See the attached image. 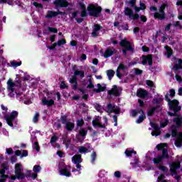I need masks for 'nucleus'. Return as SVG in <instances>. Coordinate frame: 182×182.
<instances>
[{"instance_id": "f257e3e1", "label": "nucleus", "mask_w": 182, "mask_h": 182, "mask_svg": "<svg viewBox=\"0 0 182 182\" xmlns=\"http://www.w3.org/2000/svg\"><path fill=\"white\" fill-rule=\"evenodd\" d=\"M17 87L18 85H16V82H14L12 79H9L7 81V92L9 97H14L16 93L17 95V99H18L21 102H23L25 105H31V103H32V100L29 95H25L22 93L16 92Z\"/></svg>"}, {"instance_id": "f03ea898", "label": "nucleus", "mask_w": 182, "mask_h": 182, "mask_svg": "<svg viewBox=\"0 0 182 182\" xmlns=\"http://www.w3.org/2000/svg\"><path fill=\"white\" fill-rule=\"evenodd\" d=\"M158 150H162V156H157L153 159L152 161L154 164H161L163 161V159H168V154H167V144H159L156 146Z\"/></svg>"}, {"instance_id": "7ed1b4c3", "label": "nucleus", "mask_w": 182, "mask_h": 182, "mask_svg": "<svg viewBox=\"0 0 182 182\" xmlns=\"http://www.w3.org/2000/svg\"><path fill=\"white\" fill-rule=\"evenodd\" d=\"M174 96H176V90H174V89H171L169 90V93L166 95V100L168 102L169 108L171 110H173V112H178V110H181V107L178 106V101L176 100L171 101L168 98L169 97H174Z\"/></svg>"}, {"instance_id": "20e7f679", "label": "nucleus", "mask_w": 182, "mask_h": 182, "mask_svg": "<svg viewBox=\"0 0 182 182\" xmlns=\"http://www.w3.org/2000/svg\"><path fill=\"white\" fill-rule=\"evenodd\" d=\"M80 10L75 11L71 14V18H74L78 23H81L82 22L84 16H86V7L85 6V4L80 3L79 4Z\"/></svg>"}, {"instance_id": "39448f33", "label": "nucleus", "mask_w": 182, "mask_h": 182, "mask_svg": "<svg viewBox=\"0 0 182 182\" xmlns=\"http://www.w3.org/2000/svg\"><path fill=\"white\" fill-rule=\"evenodd\" d=\"M6 170H9V164L8 163L2 164L0 166V182H5V178H9V182H14L18 177L16 176H11L10 177L8 175H5Z\"/></svg>"}, {"instance_id": "423d86ee", "label": "nucleus", "mask_w": 182, "mask_h": 182, "mask_svg": "<svg viewBox=\"0 0 182 182\" xmlns=\"http://www.w3.org/2000/svg\"><path fill=\"white\" fill-rule=\"evenodd\" d=\"M93 127H100L101 129H105L107 126V118L104 117L102 119L100 117H96L92 120Z\"/></svg>"}, {"instance_id": "0eeeda50", "label": "nucleus", "mask_w": 182, "mask_h": 182, "mask_svg": "<svg viewBox=\"0 0 182 182\" xmlns=\"http://www.w3.org/2000/svg\"><path fill=\"white\" fill-rule=\"evenodd\" d=\"M16 117H18V112L13 111L9 115L4 117L5 120L10 127H14V124H17Z\"/></svg>"}, {"instance_id": "6e6552de", "label": "nucleus", "mask_w": 182, "mask_h": 182, "mask_svg": "<svg viewBox=\"0 0 182 182\" xmlns=\"http://www.w3.org/2000/svg\"><path fill=\"white\" fill-rule=\"evenodd\" d=\"M87 11L89 15L97 18L98 16H100V12H102V7L93 4H90L87 6Z\"/></svg>"}, {"instance_id": "1a4fd4ad", "label": "nucleus", "mask_w": 182, "mask_h": 182, "mask_svg": "<svg viewBox=\"0 0 182 182\" xmlns=\"http://www.w3.org/2000/svg\"><path fill=\"white\" fill-rule=\"evenodd\" d=\"M22 171H23V166L22 164H16L14 167V173L18 180H23V178L26 177V175H25V173H23Z\"/></svg>"}, {"instance_id": "9d476101", "label": "nucleus", "mask_w": 182, "mask_h": 182, "mask_svg": "<svg viewBox=\"0 0 182 182\" xmlns=\"http://www.w3.org/2000/svg\"><path fill=\"white\" fill-rule=\"evenodd\" d=\"M42 170V167L40 166V165H35L33 168V171L34 173H32L31 170H28L26 171V177L27 178H32L33 180H35L36 177H38V173H41V171Z\"/></svg>"}, {"instance_id": "9b49d317", "label": "nucleus", "mask_w": 182, "mask_h": 182, "mask_svg": "<svg viewBox=\"0 0 182 182\" xmlns=\"http://www.w3.org/2000/svg\"><path fill=\"white\" fill-rule=\"evenodd\" d=\"M76 76H80V77H85V72L75 70L74 72V76H73L72 78L70 79V83H72L73 85V89H74V90H76L77 89V81L76 80Z\"/></svg>"}, {"instance_id": "f8f14e48", "label": "nucleus", "mask_w": 182, "mask_h": 182, "mask_svg": "<svg viewBox=\"0 0 182 182\" xmlns=\"http://www.w3.org/2000/svg\"><path fill=\"white\" fill-rule=\"evenodd\" d=\"M167 6V3H164L161 4L159 9V11H156L154 14V17L155 19H164L166 18V13H164V10L166 9V7Z\"/></svg>"}, {"instance_id": "ddd939ff", "label": "nucleus", "mask_w": 182, "mask_h": 182, "mask_svg": "<svg viewBox=\"0 0 182 182\" xmlns=\"http://www.w3.org/2000/svg\"><path fill=\"white\" fill-rule=\"evenodd\" d=\"M173 60H175L174 61V65H173V70H174L175 73L176 74V80L179 82V83H181L182 82V78L181 77H180L178 74H177V72L178 70V69H181V63H182V60L181 59H178V60H176V58H173Z\"/></svg>"}, {"instance_id": "4468645a", "label": "nucleus", "mask_w": 182, "mask_h": 182, "mask_svg": "<svg viewBox=\"0 0 182 182\" xmlns=\"http://www.w3.org/2000/svg\"><path fill=\"white\" fill-rule=\"evenodd\" d=\"M173 122L176 124V126H172L171 128L172 137H176L177 136V127H180L182 123V117L178 116L176 118L173 119Z\"/></svg>"}, {"instance_id": "2eb2a0df", "label": "nucleus", "mask_w": 182, "mask_h": 182, "mask_svg": "<svg viewBox=\"0 0 182 182\" xmlns=\"http://www.w3.org/2000/svg\"><path fill=\"white\" fill-rule=\"evenodd\" d=\"M138 114H141V116L139 117L138 119L136 120V123L139 124L146 119V115L144 114V112L143 110H133L132 112V115L134 117L137 116Z\"/></svg>"}, {"instance_id": "dca6fc26", "label": "nucleus", "mask_w": 182, "mask_h": 182, "mask_svg": "<svg viewBox=\"0 0 182 182\" xmlns=\"http://www.w3.org/2000/svg\"><path fill=\"white\" fill-rule=\"evenodd\" d=\"M60 176H65V177H72V173H70V166H65L59 169Z\"/></svg>"}, {"instance_id": "f3484780", "label": "nucleus", "mask_w": 182, "mask_h": 182, "mask_svg": "<svg viewBox=\"0 0 182 182\" xmlns=\"http://www.w3.org/2000/svg\"><path fill=\"white\" fill-rule=\"evenodd\" d=\"M107 113H115V114H119L120 113V108L114 104L109 103L107 107Z\"/></svg>"}, {"instance_id": "a211bd4d", "label": "nucleus", "mask_w": 182, "mask_h": 182, "mask_svg": "<svg viewBox=\"0 0 182 182\" xmlns=\"http://www.w3.org/2000/svg\"><path fill=\"white\" fill-rule=\"evenodd\" d=\"M120 46H122L123 48H125L122 50L124 54H126L127 50H131V52H133V48H132V46H130V43L129 41H127L126 39H124L119 42Z\"/></svg>"}, {"instance_id": "6ab92c4d", "label": "nucleus", "mask_w": 182, "mask_h": 182, "mask_svg": "<svg viewBox=\"0 0 182 182\" xmlns=\"http://www.w3.org/2000/svg\"><path fill=\"white\" fill-rule=\"evenodd\" d=\"M124 14L127 15V16H129V19H139V16L137 14H134L133 11L129 7L125 8L124 9Z\"/></svg>"}, {"instance_id": "aec40b11", "label": "nucleus", "mask_w": 182, "mask_h": 182, "mask_svg": "<svg viewBox=\"0 0 182 182\" xmlns=\"http://www.w3.org/2000/svg\"><path fill=\"white\" fill-rule=\"evenodd\" d=\"M150 124L151 127H153L154 129L153 132H151V136H155L156 137H157V136H160V134H161V131H160V127H159L157 124L153 122H150Z\"/></svg>"}, {"instance_id": "412c9836", "label": "nucleus", "mask_w": 182, "mask_h": 182, "mask_svg": "<svg viewBox=\"0 0 182 182\" xmlns=\"http://www.w3.org/2000/svg\"><path fill=\"white\" fill-rule=\"evenodd\" d=\"M43 1H46L49 0ZM54 4H55L56 6H60V8H66V6H68L69 3L68 2V0H55L54 1Z\"/></svg>"}, {"instance_id": "4be33fe9", "label": "nucleus", "mask_w": 182, "mask_h": 182, "mask_svg": "<svg viewBox=\"0 0 182 182\" xmlns=\"http://www.w3.org/2000/svg\"><path fill=\"white\" fill-rule=\"evenodd\" d=\"M60 120L63 124H65V129H67V130H72L75 127V124L66 122V117H62Z\"/></svg>"}, {"instance_id": "5701e85b", "label": "nucleus", "mask_w": 182, "mask_h": 182, "mask_svg": "<svg viewBox=\"0 0 182 182\" xmlns=\"http://www.w3.org/2000/svg\"><path fill=\"white\" fill-rule=\"evenodd\" d=\"M109 95H114V96H120L122 93V88L117 87V86L114 85L112 89L108 92Z\"/></svg>"}, {"instance_id": "b1692460", "label": "nucleus", "mask_w": 182, "mask_h": 182, "mask_svg": "<svg viewBox=\"0 0 182 182\" xmlns=\"http://www.w3.org/2000/svg\"><path fill=\"white\" fill-rule=\"evenodd\" d=\"M153 65V57H151V55H149L148 56H142V65Z\"/></svg>"}, {"instance_id": "393cba45", "label": "nucleus", "mask_w": 182, "mask_h": 182, "mask_svg": "<svg viewBox=\"0 0 182 182\" xmlns=\"http://www.w3.org/2000/svg\"><path fill=\"white\" fill-rule=\"evenodd\" d=\"M178 168H180V162H173L170 165V171L173 174H176L177 173Z\"/></svg>"}, {"instance_id": "a878e982", "label": "nucleus", "mask_w": 182, "mask_h": 182, "mask_svg": "<svg viewBox=\"0 0 182 182\" xmlns=\"http://www.w3.org/2000/svg\"><path fill=\"white\" fill-rule=\"evenodd\" d=\"M87 134L86 130L82 129L80 130L79 134L76 136L77 140L79 141H82L85 140V136Z\"/></svg>"}, {"instance_id": "bb28decb", "label": "nucleus", "mask_w": 182, "mask_h": 182, "mask_svg": "<svg viewBox=\"0 0 182 182\" xmlns=\"http://www.w3.org/2000/svg\"><path fill=\"white\" fill-rule=\"evenodd\" d=\"M72 161L74 164H79V163H82V156L80 154L75 155L72 157Z\"/></svg>"}, {"instance_id": "cd10ccee", "label": "nucleus", "mask_w": 182, "mask_h": 182, "mask_svg": "<svg viewBox=\"0 0 182 182\" xmlns=\"http://www.w3.org/2000/svg\"><path fill=\"white\" fill-rule=\"evenodd\" d=\"M175 146L176 147H181V146H182V132H181L178 134L176 140L175 141Z\"/></svg>"}, {"instance_id": "c85d7f7f", "label": "nucleus", "mask_w": 182, "mask_h": 182, "mask_svg": "<svg viewBox=\"0 0 182 182\" xmlns=\"http://www.w3.org/2000/svg\"><path fill=\"white\" fill-rule=\"evenodd\" d=\"M42 103L43 106H52L55 104V101L53 100H48L46 98H43L42 100Z\"/></svg>"}, {"instance_id": "c756f323", "label": "nucleus", "mask_w": 182, "mask_h": 182, "mask_svg": "<svg viewBox=\"0 0 182 182\" xmlns=\"http://www.w3.org/2000/svg\"><path fill=\"white\" fill-rule=\"evenodd\" d=\"M89 149H90V144H87V147L86 146H80L78 148V151L79 153L81 154H86L89 151Z\"/></svg>"}, {"instance_id": "7c9ffc66", "label": "nucleus", "mask_w": 182, "mask_h": 182, "mask_svg": "<svg viewBox=\"0 0 182 182\" xmlns=\"http://www.w3.org/2000/svg\"><path fill=\"white\" fill-rule=\"evenodd\" d=\"M176 6L179 12L178 19H182V1H178L176 2Z\"/></svg>"}, {"instance_id": "2f4dec72", "label": "nucleus", "mask_w": 182, "mask_h": 182, "mask_svg": "<svg viewBox=\"0 0 182 182\" xmlns=\"http://www.w3.org/2000/svg\"><path fill=\"white\" fill-rule=\"evenodd\" d=\"M136 96H138V97L144 98L145 97L147 96V91L143 89H139L137 90Z\"/></svg>"}, {"instance_id": "473e14b6", "label": "nucleus", "mask_w": 182, "mask_h": 182, "mask_svg": "<svg viewBox=\"0 0 182 182\" xmlns=\"http://www.w3.org/2000/svg\"><path fill=\"white\" fill-rule=\"evenodd\" d=\"M98 89H94V92L96 93H100V92H105L106 90V85L105 84H97Z\"/></svg>"}, {"instance_id": "72a5a7b5", "label": "nucleus", "mask_w": 182, "mask_h": 182, "mask_svg": "<svg viewBox=\"0 0 182 182\" xmlns=\"http://www.w3.org/2000/svg\"><path fill=\"white\" fill-rule=\"evenodd\" d=\"M15 154H16V156H20L21 158L22 157H27V156H28V151H25V150L19 151V150H17V151H15Z\"/></svg>"}, {"instance_id": "f704fd0d", "label": "nucleus", "mask_w": 182, "mask_h": 182, "mask_svg": "<svg viewBox=\"0 0 182 182\" xmlns=\"http://www.w3.org/2000/svg\"><path fill=\"white\" fill-rule=\"evenodd\" d=\"M66 43V41H65V39H61L60 41H58L57 43H54L53 44V46L51 47H48L50 49H54L55 48V46L58 45V46H62V45H65Z\"/></svg>"}, {"instance_id": "c9c22d12", "label": "nucleus", "mask_w": 182, "mask_h": 182, "mask_svg": "<svg viewBox=\"0 0 182 182\" xmlns=\"http://www.w3.org/2000/svg\"><path fill=\"white\" fill-rule=\"evenodd\" d=\"M126 67L123 64H120L117 70V77H122V74L120 73V70H124Z\"/></svg>"}, {"instance_id": "e433bc0d", "label": "nucleus", "mask_w": 182, "mask_h": 182, "mask_svg": "<svg viewBox=\"0 0 182 182\" xmlns=\"http://www.w3.org/2000/svg\"><path fill=\"white\" fill-rule=\"evenodd\" d=\"M125 154L127 157H133L134 156H136V152L134 150L127 149L125 151Z\"/></svg>"}, {"instance_id": "4c0bfd02", "label": "nucleus", "mask_w": 182, "mask_h": 182, "mask_svg": "<svg viewBox=\"0 0 182 182\" xmlns=\"http://www.w3.org/2000/svg\"><path fill=\"white\" fill-rule=\"evenodd\" d=\"M113 53H114V50L108 48L104 54V58H110Z\"/></svg>"}, {"instance_id": "58836bf2", "label": "nucleus", "mask_w": 182, "mask_h": 182, "mask_svg": "<svg viewBox=\"0 0 182 182\" xmlns=\"http://www.w3.org/2000/svg\"><path fill=\"white\" fill-rule=\"evenodd\" d=\"M59 14L60 13H57L55 11H48L47 15L46 16V18H55V16H57L58 15H59Z\"/></svg>"}, {"instance_id": "ea45409f", "label": "nucleus", "mask_w": 182, "mask_h": 182, "mask_svg": "<svg viewBox=\"0 0 182 182\" xmlns=\"http://www.w3.org/2000/svg\"><path fill=\"white\" fill-rule=\"evenodd\" d=\"M107 75L109 80H112V78L114 76V71L113 70H107Z\"/></svg>"}, {"instance_id": "a19ab883", "label": "nucleus", "mask_w": 182, "mask_h": 182, "mask_svg": "<svg viewBox=\"0 0 182 182\" xmlns=\"http://www.w3.org/2000/svg\"><path fill=\"white\" fill-rule=\"evenodd\" d=\"M77 164L76 165V168L78 169V170H76V169H73L72 172L73 173H75V176H77L79 174H80V168H82V166L79 164Z\"/></svg>"}, {"instance_id": "79ce46f5", "label": "nucleus", "mask_w": 182, "mask_h": 182, "mask_svg": "<svg viewBox=\"0 0 182 182\" xmlns=\"http://www.w3.org/2000/svg\"><path fill=\"white\" fill-rule=\"evenodd\" d=\"M21 65H22V62L19 61H11V66H12V68H18V66H21Z\"/></svg>"}, {"instance_id": "37998d69", "label": "nucleus", "mask_w": 182, "mask_h": 182, "mask_svg": "<svg viewBox=\"0 0 182 182\" xmlns=\"http://www.w3.org/2000/svg\"><path fill=\"white\" fill-rule=\"evenodd\" d=\"M63 144L65 145L66 149H69V144H70V138H64L63 139Z\"/></svg>"}, {"instance_id": "c03bdc74", "label": "nucleus", "mask_w": 182, "mask_h": 182, "mask_svg": "<svg viewBox=\"0 0 182 182\" xmlns=\"http://www.w3.org/2000/svg\"><path fill=\"white\" fill-rule=\"evenodd\" d=\"M165 49L166 50L167 58H170V56L173 55V50H171V48H168V46H165Z\"/></svg>"}, {"instance_id": "a18cd8bd", "label": "nucleus", "mask_w": 182, "mask_h": 182, "mask_svg": "<svg viewBox=\"0 0 182 182\" xmlns=\"http://www.w3.org/2000/svg\"><path fill=\"white\" fill-rule=\"evenodd\" d=\"M96 159H97V155L95 151H92L91 154V163H95V161H96Z\"/></svg>"}, {"instance_id": "49530a36", "label": "nucleus", "mask_w": 182, "mask_h": 182, "mask_svg": "<svg viewBox=\"0 0 182 182\" xmlns=\"http://www.w3.org/2000/svg\"><path fill=\"white\" fill-rule=\"evenodd\" d=\"M95 108L97 112H100V113H103L104 109L102 108V106H100L99 104H95Z\"/></svg>"}, {"instance_id": "de8ad7c7", "label": "nucleus", "mask_w": 182, "mask_h": 182, "mask_svg": "<svg viewBox=\"0 0 182 182\" xmlns=\"http://www.w3.org/2000/svg\"><path fill=\"white\" fill-rule=\"evenodd\" d=\"M38 120H39V113L36 112L33 118V123H38Z\"/></svg>"}, {"instance_id": "09e8293b", "label": "nucleus", "mask_w": 182, "mask_h": 182, "mask_svg": "<svg viewBox=\"0 0 182 182\" xmlns=\"http://www.w3.org/2000/svg\"><path fill=\"white\" fill-rule=\"evenodd\" d=\"M131 166L137 167L139 166V160L137 159H134L133 162L130 163Z\"/></svg>"}, {"instance_id": "8fccbe9b", "label": "nucleus", "mask_w": 182, "mask_h": 182, "mask_svg": "<svg viewBox=\"0 0 182 182\" xmlns=\"http://www.w3.org/2000/svg\"><path fill=\"white\" fill-rule=\"evenodd\" d=\"M114 177H116V178H120L122 177V172L117 171H115L114 173Z\"/></svg>"}, {"instance_id": "3c124183", "label": "nucleus", "mask_w": 182, "mask_h": 182, "mask_svg": "<svg viewBox=\"0 0 182 182\" xmlns=\"http://www.w3.org/2000/svg\"><path fill=\"white\" fill-rule=\"evenodd\" d=\"M48 30L49 32H53V33H58V29H56V28L48 27Z\"/></svg>"}, {"instance_id": "603ef678", "label": "nucleus", "mask_w": 182, "mask_h": 182, "mask_svg": "<svg viewBox=\"0 0 182 182\" xmlns=\"http://www.w3.org/2000/svg\"><path fill=\"white\" fill-rule=\"evenodd\" d=\"M146 85L147 86H149V87H153V86H154V83L151 80H146Z\"/></svg>"}, {"instance_id": "864d4df0", "label": "nucleus", "mask_w": 182, "mask_h": 182, "mask_svg": "<svg viewBox=\"0 0 182 182\" xmlns=\"http://www.w3.org/2000/svg\"><path fill=\"white\" fill-rule=\"evenodd\" d=\"M139 9H140L141 11H144V9H146V4H144V3L140 2V3H139Z\"/></svg>"}, {"instance_id": "5fc2aeb1", "label": "nucleus", "mask_w": 182, "mask_h": 182, "mask_svg": "<svg viewBox=\"0 0 182 182\" xmlns=\"http://www.w3.org/2000/svg\"><path fill=\"white\" fill-rule=\"evenodd\" d=\"M168 124V121L165 120L164 122H161V127H166Z\"/></svg>"}, {"instance_id": "6e6d98bb", "label": "nucleus", "mask_w": 182, "mask_h": 182, "mask_svg": "<svg viewBox=\"0 0 182 182\" xmlns=\"http://www.w3.org/2000/svg\"><path fill=\"white\" fill-rule=\"evenodd\" d=\"M57 140H58V136H53V137H51V139H50L51 144H53V143H55Z\"/></svg>"}, {"instance_id": "4d7b16f0", "label": "nucleus", "mask_w": 182, "mask_h": 182, "mask_svg": "<svg viewBox=\"0 0 182 182\" xmlns=\"http://www.w3.org/2000/svg\"><path fill=\"white\" fill-rule=\"evenodd\" d=\"M34 149L36 150V151H39L40 148H39V144L38 142H35L33 144Z\"/></svg>"}, {"instance_id": "13d9d810", "label": "nucleus", "mask_w": 182, "mask_h": 182, "mask_svg": "<svg viewBox=\"0 0 182 182\" xmlns=\"http://www.w3.org/2000/svg\"><path fill=\"white\" fill-rule=\"evenodd\" d=\"M1 109L3 110L4 114L8 112V107H5L4 105H1Z\"/></svg>"}, {"instance_id": "bf43d9fd", "label": "nucleus", "mask_w": 182, "mask_h": 182, "mask_svg": "<svg viewBox=\"0 0 182 182\" xmlns=\"http://www.w3.org/2000/svg\"><path fill=\"white\" fill-rule=\"evenodd\" d=\"M134 73L135 75H141L143 73V71L141 70L135 68Z\"/></svg>"}, {"instance_id": "052dcab7", "label": "nucleus", "mask_w": 182, "mask_h": 182, "mask_svg": "<svg viewBox=\"0 0 182 182\" xmlns=\"http://www.w3.org/2000/svg\"><path fill=\"white\" fill-rule=\"evenodd\" d=\"M154 110H156L155 107H153L151 109H149L148 112V116H151L153 113H154Z\"/></svg>"}, {"instance_id": "680f3d73", "label": "nucleus", "mask_w": 182, "mask_h": 182, "mask_svg": "<svg viewBox=\"0 0 182 182\" xmlns=\"http://www.w3.org/2000/svg\"><path fill=\"white\" fill-rule=\"evenodd\" d=\"M159 169L161 170V171H164V173H166V171H167V167L166 166H160L159 167Z\"/></svg>"}, {"instance_id": "e2e57ef3", "label": "nucleus", "mask_w": 182, "mask_h": 182, "mask_svg": "<svg viewBox=\"0 0 182 182\" xmlns=\"http://www.w3.org/2000/svg\"><path fill=\"white\" fill-rule=\"evenodd\" d=\"M83 123H84L83 119H78L77 121V126H80V127L83 126Z\"/></svg>"}, {"instance_id": "0e129e2a", "label": "nucleus", "mask_w": 182, "mask_h": 182, "mask_svg": "<svg viewBox=\"0 0 182 182\" xmlns=\"http://www.w3.org/2000/svg\"><path fill=\"white\" fill-rule=\"evenodd\" d=\"M6 153L7 154H12V153H14V150L12 149V148L6 149Z\"/></svg>"}, {"instance_id": "69168bd1", "label": "nucleus", "mask_w": 182, "mask_h": 182, "mask_svg": "<svg viewBox=\"0 0 182 182\" xmlns=\"http://www.w3.org/2000/svg\"><path fill=\"white\" fill-rule=\"evenodd\" d=\"M101 28H102V27H100V25L95 24V25L94 26V31H97L99 32V31H100Z\"/></svg>"}, {"instance_id": "338daca9", "label": "nucleus", "mask_w": 182, "mask_h": 182, "mask_svg": "<svg viewBox=\"0 0 182 182\" xmlns=\"http://www.w3.org/2000/svg\"><path fill=\"white\" fill-rule=\"evenodd\" d=\"M92 35L94 38H96V36H97L99 35V31H97L96 30H93Z\"/></svg>"}, {"instance_id": "774afa93", "label": "nucleus", "mask_w": 182, "mask_h": 182, "mask_svg": "<svg viewBox=\"0 0 182 182\" xmlns=\"http://www.w3.org/2000/svg\"><path fill=\"white\" fill-rule=\"evenodd\" d=\"M129 4H131V6H136V0H130Z\"/></svg>"}]
</instances>
